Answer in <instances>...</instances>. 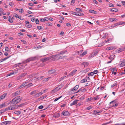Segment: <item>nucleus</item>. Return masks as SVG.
<instances>
[{"instance_id": "nucleus-1", "label": "nucleus", "mask_w": 125, "mask_h": 125, "mask_svg": "<svg viewBox=\"0 0 125 125\" xmlns=\"http://www.w3.org/2000/svg\"><path fill=\"white\" fill-rule=\"evenodd\" d=\"M36 58L37 57H31L27 59L24 62L25 63H28L30 61H33L36 59Z\"/></svg>"}, {"instance_id": "nucleus-2", "label": "nucleus", "mask_w": 125, "mask_h": 125, "mask_svg": "<svg viewBox=\"0 0 125 125\" xmlns=\"http://www.w3.org/2000/svg\"><path fill=\"white\" fill-rule=\"evenodd\" d=\"M18 72V70H16L13 71L12 72H10V73L7 74V76H10V75H13L14 74H16Z\"/></svg>"}, {"instance_id": "nucleus-3", "label": "nucleus", "mask_w": 125, "mask_h": 125, "mask_svg": "<svg viewBox=\"0 0 125 125\" xmlns=\"http://www.w3.org/2000/svg\"><path fill=\"white\" fill-rule=\"evenodd\" d=\"M11 122L10 121H5L1 123V124L2 125H10Z\"/></svg>"}, {"instance_id": "nucleus-4", "label": "nucleus", "mask_w": 125, "mask_h": 125, "mask_svg": "<svg viewBox=\"0 0 125 125\" xmlns=\"http://www.w3.org/2000/svg\"><path fill=\"white\" fill-rule=\"evenodd\" d=\"M62 114L64 116H68L70 115L69 112L67 111H63Z\"/></svg>"}, {"instance_id": "nucleus-5", "label": "nucleus", "mask_w": 125, "mask_h": 125, "mask_svg": "<svg viewBox=\"0 0 125 125\" xmlns=\"http://www.w3.org/2000/svg\"><path fill=\"white\" fill-rule=\"evenodd\" d=\"M54 56V58L53 59H52V60L53 61L57 60H59V57L58 56H60V55H59V54H57L56 55H53Z\"/></svg>"}, {"instance_id": "nucleus-6", "label": "nucleus", "mask_w": 125, "mask_h": 125, "mask_svg": "<svg viewBox=\"0 0 125 125\" xmlns=\"http://www.w3.org/2000/svg\"><path fill=\"white\" fill-rule=\"evenodd\" d=\"M56 72V70L54 69H52L49 70L48 72V73L49 74H51L54 73Z\"/></svg>"}, {"instance_id": "nucleus-7", "label": "nucleus", "mask_w": 125, "mask_h": 125, "mask_svg": "<svg viewBox=\"0 0 125 125\" xmlns=\"http://www.w3.org/2000/svg\"><path fill=\"white\" fill-rule=\"evenodd\" d=\"M76 71L77 70H74L72 71L70 74L67 75V77H68L69 76H71V75L73 76Z\"/></svg>"}, {"instance_id": "nucleus-8", "label": "nucleus", "mask_w": 125, "mask_h": 125, "mask_svg": "<svg viewBox=\"0 0 125 125\" xmlns=\"http://www.w3.org/2000/svg\"><path fill=\"white\" fill-rule=\"evenodd\" d=\"M78 101H79V100H75L73 102V103H71L70 104V106H71L74 105L76 104L77 103V102Z\"/></svg>"}, {"instance_id": "nucleus-9", "label": "nucleus", "mask_w": 125, "mask_h": 125, "mask_svg": "<svg viewBox=\"0 0 125 125\" xmlns=\"http://www.w3.org/2000/svg\"><path fill=\"white\" fill-rule=\"evenodd\" d=\"M10 110V107H9L8 108H7L5 109H3L1 110V111H2L1 112H2V113H3L4 112H5L6 111L8 110Z\"/></svg>"}, {"instance_id": "nucleus-10", "label": "nucleus", "mask_w": 125, "mask_h": 125, "mask_svg": "<svg viewBox=\"0 0 125 125\" xmlns=\"http://www.w3.org/2000/svg\"><path fill=\"white\" fill-rule=\"evenodd\" d=\"M20 92V91H18L13 93L12 94L13 97H15L17 95L19 94Z\"/></svg>"}, {"instance_id": "nucleus-11", "label": "nucleus", "mask_w": 125, "mask_h": 125, "mask_svg": "<svg viewBox=\"0 0 125 125\" xmlns=\"http://www.w3.org/2000/svg\"><path fill=\"white\" fill-rule=\"evenodd\" d=\"M7 93H5L2 95L0 97V100H1L4 98L7 95Z\"/></svg>"}, {"instance_id": "nucleus-12", "label": "nucleus", "mask_w": 125, "mask_h": 125, "mask_svg": "<svg viewBox=\"0 0 125 125\" xmlns=\"http://www.w3.org/2000/svg\"><path fill=\"white\" fill-rule=\"evenodd\" d=\"M79 87V85H76L75 87L73 88V89L71 90V91H73L74 90H77V89Z\"/></svg>"}, {"instance_id": "nucleus-13", "label": "nucleus", "mask_w": 125, "mask_h": 125, "mask_svg": "<svg viewBox=\"0 0 125 125\" xmlns=\"http://www.w3.org/2000/svg\"><path fill=\"white\" fill-rule=\"evenodd\" d=\"M64 85V84H61L60 85H59L58 87H56L57 89H58V90H59L60 89L62 88Z\"/></svg>"}, {"instance_id": "nucleus-14", "label": "nucleus", "mask_w": 125, "mask_h": 125, "mask_svg": "<svg viewBox=\"0 0 125 125\" xmlns=\"http://www.w3.org/2000/svg\"><path fill=\"white\" fill-rule=\"evenodd\" d=\"M82 65H83L85 67V66H87L89 65V63L88 62H84L81 63Z\"/></svg>"}, {"instance_id": "nucleus-15", "label": "nucleus", "mask_w": 125, "mask_h": 125, "mask_svg": "<svg viewBox=\"0 0 125 125\" xmlns=\"http://www.w3.org/2000/svg\"><path fill=\"white\" fill-rule=\"evenodd\" d=\"M125 48H121L119 49L118 52V53L121 52L125 50Z\"/></svg>"}, {"instance_id": "nucleus-16", "label": "nucleus", "mask_w": 125, "mask_h": 125, "mask_svg": "<svg viewBox=\"0 0 125 125\" xmlns=\"http://www.w3.org/2000/svg\"><path fill=\"white\" fill-rule=\"evenodd\" d=\"M19 97L20 96L15 97L13 99L12 101H18V100H19L20 99L19 98Z\"/></svg>"}, {"instance_id": "nucleus-17", "label": "nucleus", "mask_w": 125, "mask_h": 125, "mask_svg": "<svg viewBox=\"0 0 125 125\" xmlns=\"http://www.w3.org/2000/svg\"><path fill=\"white\" fill-rule=\"evenodd\" d=\"M58 89L56 87L55 88V89H53L52 91L51 92V93H52V94H53L54 93H55L56 92L58 91Z\"/></svg>"}, {"instance_id": "nucleus-18", "label": "nucleus", "mask_w": 125, "mask_h": 125, "mask_svg": "<svg viewBox=\"0 0 125 125\" xmlns=\"http://www.w3.org/2000/svg\"><path fill=\"white\" fill-rule=\"evenodd\" d=\"M89 11L90 13H92L95 14H96L97 13V12L96 11L92 10H89Z\"/></svg>"}, {"instance_id": "nucleus-19", "label": "nucleus", "mask_w": 125, "mask_h": 125, "mask_svg": "<svg viewBox=\"0 0 125 125\" xmlns=\"http://www.w3.org/2000/svg\"><path fill=\"white\" fill-rule=\"evenodd\" d=\"M14 113L18 115L21 114V112L20 111H16L14 112Z\"/></svg>"}, {"instance_id": "nucleus-20", "label": "nucleus", "mask_w": 125, "mask_h": 125, "mask_svg": "<svg viewBox=\"0 0 125 125\" xmlns=\"http://www.w3.org/2000/svg\"><path fill=\"white\" fill-rule=\"evenodd\" d=\"M53 117H55V118H57L60 116V114L59 113H58L53 114Z\"/></svg>"}, {"instance_id": "nucleus-21", "label": "nucleus", "mask_w": 125, "mask_h": 125, "mask_svg": "<svg viewBox=\"0 0 125 125\" xmlns=\"http://www.w3.org/2000/svg\"><path fill=\"white\" fill-rule=\"evenodd\" d=\"M117 20L115 18H112L110 19L109 20L110 21H117Z\"/></svg>"}, {"instance_id": "nucleus-22", "label": "nucleus", "mask_w": 125, "mask_h": 125, "mask_svg": "<svg viewBox=\"0 0 125 125\" xmlns=\"http://www.w3.org/2000/svg\"><path fill=\"white\" fill-rule=\"evenodd\" d=\"M17 106L16 105H14L12 107L10 108V110H12L14 109H17Z\"/></svg>"}, {"instance_id": "nucleus-23", "label": "nucleus", "mask_w": 125, "mask_h": 125, "mask_svg": "<svg viewBox=\"0 0 125 125\" xmlns=\"http://www.w3.org/2000/svg\"><path fill=\"white\" fill-rule=\"evenodd\" d=\"M98 53V51H96L92 53V55L93 57H94Z\"/></svg>"}, {"instance_id": "nucleus-24", "label": "nucleus", "mask_w": 125, "mask_h": 125, "mask_svg": "<svg viewBox=\"0 0 125 125\" xmlns=\"http://www.w3.org/2000/svg\"><path fill=\"white\" fill-rule=\"evenodd\" d=\"M26 86L25 84H24L23 83L21 84L20 86L18 88L19 89H20Z\"/></svg>"}, {"instance_id": "nucleus-25", "label": "nucleus", "mask_w": 125, "mask_h": 125, "mask_svg": "<svg viewBox=\"0 0 125 125\" xmlns=\"http://www.w3.org/2000/svg\"><path fill=\"white\" fill-rule=\"evenodd\" d=\"M21 100V99H20L19 100H18V101H14V102L13 103V104H17L19 103L20 102Z\"/></svg>"}, {"instance_id": "nucleus-26", "label": "nucleus", "mask_w": 125, "mask_h": 125, "mask_svg": "<svg viewBox=\"0 0 125 125\" xmlns=\"http://www.w3.org/2000/svg\"><path fill=\"white\" fill-rule=\"evenodd\" d=\"M110 10L112 12H117L118 10L116 8H113L112 9Z\"/></svg>"}, {"instance_id": "nucleus-27", "label": "nucleus", "mask_w": 125, "mask_h": 125, "mask_svg": "<svg viewBox=\"0 0 125 125\" xmlns=\"http://www.w3.org/2000/svg\"><path fill=\"white\" fill-rule=\"evenodd\" d=\"M67 51L65 50L64 51H63L60 52V53H59V55H61V54H63L65 53V52H67Z\"/></svg>"}, {"instance_id": "nucleus-28", "label": "nucleus", "mask_w": 125, "mask_h": 125, "mask_svg": "<svg viewBox=\"0 0 125 125\" xmlns=\"http://www.w3.org/2000/svg\"><path fill=\"white\" fill-rule=\"evenodd\" d=\"M125 66V62H122L120 64L121 67H123Z\"/></svg>"}, {"instance_id": "nucleus-29", "label": "nucleus", "mask_w": 125, "mask_h": 125, "mask_svg": "<svg viewBox=\"0 0 125 125\" xmlns=\"http://www.w3.org/2000/svg\"><path fill=\"white\" fill-rule=\"evenodd\" d=\"M94 113L95 114H98V113H100L102 112L101 111H96V110H94Z\"/></svg>"}, {"instance_id": "nucleus-30", "label": "nucleus", "mask_w": 125, "mask_h": 125, "mask_svg": "<svg viewBox=\"0 0 125 125\" xmlns=\"http://www.w3.org/2000/svg\"><path fill=\"white\" fill-rule=\"evenodd\" d=\"M115 57V55H111L110 57H109V58L110 60H113L114 59Z\"/></svg>"}, {"instance_id": "nucleus-31", "label": "nucleus", "mask_w": 125, "mask_h": 125, "mask_svg": "<svg viewBox=\"0 0 125 125\" xmlns=\"http://www.w3.org/2000/svg\"><path fill=\"white\" fill-rule=\"evenodd\" d=\"M87 53V51H84L80 55L81 56H83Z\"/></svg>"}, {"instance_id": "nucleus-32", "label": "nucleus", "mask_w": 125, "mask_h": 125, "mask_svg": "<svg viewBox=\"0 0 125 125\" xmlns=\"http://www.w3.org/2000/svg\"><path fill=\"white\" fill-rule=\"evenodd\" d=\"M47 58L48 57L46 58H43L42 59V60L43 62H45L47 60H49V59Z\"/></svg>"}, {"instance_id": "nucleus-33", "label": "nucleus", "mask_w": 125, "mask_h": 125, "mask_svg": "<svg viewBox=\"0 0 125 125\" xmlns=\"http://www.w3.org/2000/svg\"><path fill=\"white\" fill-rule=\"evenodd\" d=\"M25 103H23L22 104H21L20 105H18L17 106V108L19 107H21L22 106H23V105H25Z\"/></svg>"}, {"instance_id": "nucleus-34", "label": "nucleus", "mask_w": 125, "mask_h": 125, "mask_svg": "<svg viewBox=\"0 0 125 125\" xmlns=\"http://www.w3.org/2000/svg\"><path fill=\"white\" fill-rule=\"evenodd\" d=\"M27 73H23L21 75H20V76L22 78V77H23L24 76L26 75L27 74Z\"/></svg>"}, {"instance_id": "nucleus-35", "label": "nucleus", "mask_w": 125, "mask_h": 125, "mask_svg": "<svg viewBox=\"0 0 125 125\" xmlns=\"http://www.w3.org/2000/svg\"><path fill=\"white\" fill-rule=\"evenodd\" d=\"M5 106V103H3L0 105V108H2Z\"/></svg>"}, {"instance_id": "nucleus-36", "label": "nucleus", "mask_w": 125, "mask_h": 125, "mask_svg": "<svg viewBox=\"0 0 125 125\" xmlns=\"http://www.w3.org/2000/svg\"><path fill=\"white\" fill-rule=\"evenodd\" d=\"M25 25L26 27L29 28H30L32 26L31 25L29 24V23L27 25Z\"/></svg>"}, {"instance_id": "nucleus-37", "label": "nucleus", "mask_w": 125, "mask_h": 125, "mask_svg": "<svg viewBox=\"0 0 125 125\" xmlns=\"http://www.w3.org/2000/svg\"><path fill=\"white\" fill-rule=\"evenodd\" d=\"M117 82H116V83H115L112 85H111V88H112L114 87L115 86H116L117 85Z\"/></svg>"}, {"instance_id": "nucleus-38", "label": "nucleus", "mask_w": 125, "mask_h": 125, "mask_svg": "<svg viewBox=\"0 0 125 125\" xmlns=\"http://www.w3.org/2000/svg\"><path fill=\"white\" fill-rule=\"evenodd\" d=\"M87 81V80L86 79H84L82 80L81 81V83H83L86 82Z\"/></svg>"}, {"instance_id": "nucleus-39", "label": "nucleus", "mask_w": 125, "mask_h": 125, "mask_svg": "<svg viewBox=\"0 0 125 125\" xmlns=\"http://www.w3.org/2000/svg\"><path fill=\"white\" fill-rule=\"evenodd\" d=\"M116 100H115L111 102H110V103L109 104H112L113 103H116Z\"/></svg>"}, {"instance_id": "nucleus-40", "label": "nucleus", "mask_w": 125, "mask_h": 125, "mask_svg": "<svg viewBox=\"0 0 125 125\" xmlns=\"http://www.w3.org/2000/svg\"><path fill=\"white\" fill-rule=\"evenodd\" d=\"M54 56L53 55H52L51 56H49V57H48V59L49 60V59H51V58H52L53 59V58H54Z\"/></svg>"}, {"instance_id": "nucleus-41", "label": "nucleus", "mask_w": 125, "mask_h": 125, "mask_svg": "<svg viewBox=\"0 0 125 125\" xmlns=\"http://www.w3.org/2000/svg\"><path fill=\"white\" fill-rule=\"evenodd\" d=\"M37 93V91L35 90L34 91H33L31 93V95H32L34 94H36Z\"/></svg>"}, {"instance_id": "nucleus-42", "label": "nucleus", "mask_w": 125, "mask_h": 125, "mask_svg": "<svg viewBox=\"0 0 125 125\" xmlns=\"http://www.w3.org/2000/svg\"><path fill=\"white\" fill-rule=\"evenodd\" d=\"M93 99V98L92 97H90L89 98L87 99L86 100L87 101H90L91 100H92Z\"/></svg>"}, {"instance_id": "nucleus-43", "label": "nucleus", "mask_w": 125, "mask_h": 125, "mask_svg": "<svg viewBox=\"0 0 125 125\" xmlns=\"http://www.w3.org/2000/svg\"><path fill=\"white\" fill-rule=\"evenodd\" d=\"M94 73L93 72H91V73H90L88 74V75H91V76H93L94 75Z\"/></svg>"}, {"instance_id": "nucleus-44", "label": "nucleus", "mask_w": 125, "mask_h": 125, "mask_svg": "<svg viewBox=\"0 0 125 125\" xmlns=\"http://www.w3.org/2000/svg\"><path fill=\"white\" fill-rule=\"evenodd\" d=\"M31 20L32 21L34 22L35 21V19L34 17H32L31 18Z\"/></svg>"}, {"instance_id": "nucleus-45", "label": "nucleus", "mask_w": 125, "mask_h": 125, "mask_svg": "<svg viewBox=\"0 0 125 125\" xmlns=\"http://www.w3.org/2000/svg\"><path fill=\"white\" fill-rule=\"evenodd\" d=\"M46 24L48 26H52V23L49 22L47 23Z\"/></svg>"}, {"instance_id": "nucleus-46", "label": "nucleus", "mask_w": 125, "mask_h": 125, "mask_svg": "<svg viewBox=\"0 0 125 125\" xmlns=\"http://www.w3.org/2000/svg\"><path fill=\"white\" fill-rule=\"evenodd\" d=\"M13 17H14L16 18H18L19 16L16 13H15L14 14L13 16Z\"/></svg>"}, {"instance_id": "nucleus-47", "label": "nucleus", "mask_w": 125, "mask_h": 125, "mask_svg": "<svg viewBox=\"0 0 125 125\" xmlns=\"http://www.w3.org/2000/svg\"><path fill=\"white\" fill-rule=\"evenodd\" d=\"M99 97H98V96H96V97H94L93 98V99H94V100H97V99H99Z\"/></svg>"}, {"instance_id": "nucleus-48", "label": "nucleus", "mask_w": 125, "mask_h": 125, "mask_svg": "<svg viewBox=\"0 0 125 125\" xmlns=\"http://www.w3.org/2000/svg\"><path fill=\"white\" fill-rule=\"evenodd\" d=\"M109 6L110 7H113L114 6V5L112 3H110L109 4Z\"/></svg>"}, {"instance_id": "nucleus-49", "label": "nucleus", "mask_w": 125, "mask_h": 125, "mask_svg": "<svg viewBox=\"0 0 125 125\" xmlns=\"http://www.w3.org/2000/svg\"><path fill=\"white\" fill-rule=\"evenodd\" d=\"M66 77V76H64L60 78V81L62 80L64 78H65Z\"/></svg>"}, {"instance_id": "nucleus-50", "label": "nucleus", "mask_w": 125, "mask_h": 125, "mask_svg": "<svg viewBox=\"0 0 125 125\" xmlns=\"http://www.w3.org/2000/svg\"><path fill=\"white\" fill-rule=\"evenodd\" d=\"M64 57H66V56H61L59 57V59H62L64 58Z\"/></svg>"}, {"instance_id": "nucleus-51", "label": "nucleus", "mask_w": 125, "mask_h": 125, "mask_svg": "<svg viewBox=\"0 0 125 125\" xmlns=\"http://www.w3.org/2000/svg\"><path fill=\"white\" fill-rule=\"evenodd\" d=\"M44 21H48L49 20V18L47 17H45L44 18Z\"/></svg>"}, {"instance_id": "nucleus-52", "label": "nucleus", "mask_w": 125, "mask_h": 125, "mask_svg": "<svg viewBox=\"0 0 125 125\" xmlns=\"http://www.w3.org/2000/svg\"><path fill=\"white\" fill-rule=\"evenodd\" d=\"M35 21L36 23L37 24H39V21L38 19H36Z\"/></svg>"}, {"instance_id": "nucleus-53", "label": "nucleus", "mask_w": 125, "mask_h": 125, "mask_svg": "<svg viewBox=\"0 0 125 125\" xmlns=\"http://www.w3.org/2000/svg\"><path fill=\"white\" fill-rule=\"evenodd\" d=\"M98 73V71L97 70H95L94 71V72H93V73H94L95 74H96Z\"/></svg>"}, {"instance_id": "nucleus-54", "label": "nucleus", "mask_w": 125, "mask_h": 125, "mask_svg": "<svg viewBox=\"0 0 125 125\" xmlns=\"http://www.w3.org/2000/svg\"><path fill=\"white\" fill-rule=\"evenodd\" d=\"M43 105H40L38 107V108L39 109H41L43 108Z\"/></svg>"}, {"instance_id": "nucleus-55", "label": "nucleus", "mask_w": 125, "mask_h": 125, "mask_svg": "<svg viewBox=\"0 0 125 125\" xmlns=\"http://www.w3.org/2000/svg\"><path fill=\"white\" fill-rule=\"evenodd\" d=\"M84 15V14L82 13H79L78 14V16H81Z\"/></svg>"}, {"instance_id": "nucleus-56", "label": "nucleus", "mask_w": 125, "mask_h": 125, "mask_svg": "<svg viewBox=\"0 0 125 125\" xmlns=\"http://www.w3.org/2000/svg\"><path fill=\"white\" fill-rule=\"evenodd\" d=\"M37 28L38 30H40L42 29V27L40 26H38L37 27Z\"/></svg>"}, {"instance_id": "nucleus-57", "label": "nucleus", "mask_w": 125, "mask_h": 125, "mask_svg": "<svg viewBox=\"0 0 125 125\" xmlns=\"http://www.w3.org/2000/svg\"><path fill=\"white\" fill-rule=\"evenodd\" d=\"M70 13H71V14H73V15H75V14L76 13V12H74V11H71L70 12Z\"/></svg>"}, {"instance_id": "nucleus-58", "label": "nucleus", "mask_w": 125, "mask_h": 125, "mask_svg": "<svg viewBox=\"0 0 125 125\" xmlns=\"http://www.w3.org/2000/svg\"><path fill=\"white\" fill-rule=\"evenodd\" d=\"M18 18L21 20H24L23 18H22L21 17V16H19Z\"/></svg>"}, {"instance_id": "nucleus-59", "label": "nucleus", "mask_w": 125, "mask_h": 125, "mask_svg": "<svg viewBox=\"0 0 125 125\" xmlns=\"http://www.w3.org/2000/svg\"><path fill=\"white\" fill-rule=\"evenodd\" d=\"M28 5L30 6H33L34 5L32 3H29L28 4Z\"/></svg>"}, {"instance_id": "nucleus-60", "label": "nucleus", "mask_w": 125, "mask_h": 125, "mask_svg": "<svg viewBox=\"0 0 125 125\" xmlns=\"http://www.w3.org/2000/svg\"><path fill=\"white\" fill-rule=\"evenodd\" d=\"M39 95L38 93H37L34 95V97H37L39 96Z\"/></svg>"}, {"instance_id": "nucleus-61", "label": "nucleus", "mask_w": 125, "mask_h": 125, "mask_svg": "<svg viewBox=\"0 0 125 125\" xmlns=\"http://www.w3.org/2000/svg\"><path fill=\"white\" fill-rule=\"evenodd\" d=\"M92 108V107L91 106H89L86 109L87 110H89L91 109Z\"/></svg>"}, {"instance_id": "nucleus-62", "label": "nucleus", "mask_w": 125, "mask_h": 125, "mask_svg": "<svg viewBox=\"0 0 125 125\" xmlns=\"http://www.w3.org/2000/svg\"><path fill=\"white\" fill-rule=\"evenodd\" d=\"M71 25L70 23L69 22L67 23H66V25L67 26H71Z\"/></svg>"}, {"instance_id": "nucleus-63", "label": "nucleus", "mask_w": 125, "mask_h": 125, "mask_svg": "<svg viewBox=\"0 0 125 125\" xmlns=\"http://www.w3.org/2000/svg\"><path fill=\"white\" fill-rule=\"evenodd\" d=\"M121 2L123 5L124 6H125V1H121Z\"/></svg>"}, {"instance_id": "nucleus-64", "label": "nucleus", "mask_w": 125, "mask_h": 125, "mask_svg": "<svg viewBox=\"0 0 125 125\" xmlns=\"http://www.w3.org/2000/svg\"><path fill=\"white\" fill-rule=\"evenodd\" d=\"M21 78V77L20 76H19L16 79L17 80H19Z\"/></svg>"}]
</instances>
